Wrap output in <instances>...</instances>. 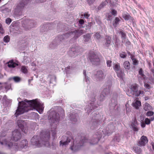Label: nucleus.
<instances>
[{
	"instance_id": "nucleus-1",
	"label": "nucleus",
	"mask_w": 154,
	"mask_h": 154,
	"mask_svg": "<svg viewBox=\"0 0 154 154\" xmlns=\"http://www.w3.org/2000/svg\"><path fill=\"white\" fill-rule=\"evenodd\" d=\"M43 105L37 99L32 100L25 99L24 101L19 102L18 106L15 115L17 117L25 112L34 109H38L42 111L44 109Z\"/></svg>"
},
{
	"instance_id": "nucleus-2",
	"label": "nucleus",
	"mask_w": 154,
	"mask_h": 154,
	"mask_svg": "<svg viewBox=\"0 0 154 154\" xmlns=\"http://www.w3.org/2000/svg\"><path fill=\"white\" fill-rule=\"evenodd\" d=\"M83 33V31L81 30L69 31L65 34L58 35L52 42V44L55 46H57L60 44L63 41L68 39L72 35H74L75 38H77Z\"/></svg>"
},
{
	"instance_id": "nucleus-3",
	"label": "nucleus",
	"mask_w": 154,
	"mask_h": 154,
	"mask_svg": "<svg viewBox=\"0 0 154 154\" xmlns=\"http://www.w3.org/2000/svg\"><path fill=\"white\" fill-rule=\"evenodd\" d=\"M50 137V133L48 131L43 132L40 134V140L39 137L34 136L31 139V142L32 145L38 147L47 146L49 144L48 140Z\"/></svg>"
},
{
	"instance_id": "nucleus-4",
	"label": "nucleus",
	"mask_w": 154,
	"mask_h": 154,
	"mask_svg": "<svg viewBox=\"0 0 154 154\" xmlns=\"http://www.w3.org/2000/svg\"><path fill=\"white\" fill-rule=\"evenodd\" d=\"M87 139L84 136H78L74 140L72 145L70 147V149L72 151H76L79 150L84 144L87 142Z\"/></svg>"
},
{
	"instance_id": "nucleus-5",
	"label": "nucleus",
	"mask_w": 154,
	"mask_h": 154,
	"mask_svg": "<svg viewBox=\"0 0 154 154\" xmlns=\"http://www.w3.org/2000/svg\"><path fill=\"white\" fill-rule=\"evenodd\" d=\"M48 118L49 122L52 123H58L59 122L60 116L58 113L54 111V109L51 108L47 112Z\"/></svg>"
},
{
	"instance_id": "nucleus-6",
	"label": "nucleus",
	"mask_w": 154,
	"mask_h": 154,
	"mask_svg": "<svg viewBox=\"0 0 154 154\" xmlns=\"http://www.w3.org/2000/svg\"><path fill=\"white\" fill-rule=\"evenodd\" d=\"M92 119L90 122V128L94 130L97 128L100 124V120L99 119V115L97 114L95 112H93L91 114Z\"/></svg>"
},
{
	"instance_id": "nucleus-7",
	"label": "nucleus",
	"mask_w": 154,
	"mask_h": 154,
	"mask_svg": "<svg viewBox=\"0 0 154 154\" xmlns=\"http://www.w3.org/2000/svg\"><path fill=\"white\" fill-rule=\"evenodd\" d=\"M88 60L93 65L97 66L100 64V60L98 55L94 51L90 52Z\"/></svg>"
},
{
	"instance_id": "nucleus-8",
	"label": "nucleus",
	"mask_w": 154,
	"mask_h": 154,
	"mask_svg": "<svg viewBox=\"0 0 154 154\" xmlns=\"http://www.w3.org/2000/svg\"><path fill=\"white\" fill-rule=\"evenodd\" d=\"M81 48L76 45H73L69 51V54L71 57H75L80 53Z\"/></svg>"
},
{
	"instance_id": "nucleus-9",
	"label": "nucleus",
	"mask_w": 154,
	"mask_h": 154,
	"mask_svg": "<svg viewBox=\"0 0 154 154\" xmlns=\"http://www.w3.org/2000/svg\"><path fill=\"white\" fill-rule=\"evenodd\" d=\"M117 95L116 94L113 95V97L112 99L111 102L109 104V110L111 112H114L116 109L117 108V106H116L117 104Z\"/></svg>"
},
{
	"instance_id": "nucleus-10",
	"label": "nucleus",
	"mask_w": 154,
	"mask_h": 154,
	"mask_svg": "<svg viewBox=\"0 0 154 154\" xmlns=\"http://www.w3.org/2000/svg\"><path fill=\"white\" fill-rule=\"evenodd\" d=\"M67 134H69L68 135L63 136L62 137V140L60 142V145L62 146L66 145L70 142L71 139H73V137L71 135V134L69 132H67Z\"/></svg>"
},
{
	"instance_id": "nucleus-11",
	"label": "nucleus",
	"mask_w": 154,
	"mask_h": 154,
	"mask_svg": "<svg viewBox=\"0 0 154 154\" xmlns=\"http://www.w3.org/2000/svg\"><path fill=\"white\" fill-rule=\"evenodd\" d=\"M130 94L133 96L138 97L141 94V91H138V85L136 84L131 85L130 88Z\"/></svg>"
},
{
	"instance_id": "nucleus-12",
	"label": "nucleus",
	"mask_w": 154,
	"mask_h": 154,
	"mask_svg": "<svg viewBox=\"0 0 154 154\" xmlns=\"http://www.w3.org/2000/svg\"><path fill=\"white\" fill-rule=\"evenodd\" d=\"M17 123L19 127L23 132L25 134L27 133V128L26 121L19 120Z\"/></svg>"
},
{
	"instance_id": "nucleus-13",
	"label": "nucleus",
	"mask_w": 154,
	"mask_h": 154,
	"mask_svg": "<svg viewBox=\"0 0 154 154\" xmlns=\"http://www.w3.org/2000/svg\"><path fill=\"white\" fill-rule=\"evenodd\" d=\"M96 100L95 96H94L91 100V102L86 107V110L88 112H90L93 109H96L97 108V106L94 104V102Z\"/></svg>"
},
{
	"instance_id": "nucleus-14",
	"label": "nucleus",
	"mask_w": 154,
	"mask_h": 154,
	"mask_svg": "<svg viewBox=\"0 0 154 154\" xmlns=\"http://www.w3.org/2000/svg\"><path fill=\"white\" fill-rule=\"evenodd\" d=\"M21 137L20 132L19 130H15L12 132V137L11 139L14 141H17L19 140Z\"/></svg>"
},
{
	"instance_id": "nucleus-15",
	"label": "nucleus",
	"mask_w": 154,
	"mask_h": 154,
	"mask_svg": "<svg viewBox=\"0 0 154 154\" xmlns=\"http://www.w3.org/2000/svg\"><path fill=\"white\" fill-rule=\"evenodd\" d=\"M102 135L100 132H97L94 136L93 139L90 142V143L91 145L97 144L101 138Z\"/></svg>"
},
{
	"instance_id": "nucleus-16",
	"label": "nucleus",
	"mask_w": 154,
	"mask_h": 154,
	"mask_svg": "<svg viewBox=\"0 0 154 154\" xmlns=\"http://www.w3.org/2000/svg\"><path fill=\"white\" fill-rule=\"evenodd\" d=\"M112 85V83L110 81L109 84L106 85V87L103 89L101 93L106 96L109 95L110 92L111 88Z\"/></svg>"
},
{
	"instance_id": "nucleus-17",
	"label": "nucleus",
	"mask_w": 154,
	"mask_h": 154,
	"mask_svg": "<svg viewBox=\"0 0 154 154\" xmlns=\"http://www.w3.org/2000/svg\"><path fill=\"white\" fill-rule=\"evenodd\" d=\"M28 144V142L27 140H24L21 141L19 146L17 144L16 145V144H15V145H14V146H15V148L17 150H20L25 148V146H27Z\"/></svg>"
},
{
	"instance_id": "nucleus-18",
	"label": "nucleus",
	"mask_w": 154,
	"mask_h": 154,
	"mask_svg": "<svg viewBox=\"0 0 154 154\" xmlns=\"http://www.w3.org/2000/svg\"><path fill=\"white\" fill-rule=\"evenodd\" d=\"M97 79L100 81L105 78V76L102 70H100L96 72L95 74Z\"/></svg>"
},
{
	"instance_id": "nucleus-19",
	"label": "nucleus",
	"mask_w": 154,
	"mask_h": 154,
	"mask_svg": "<svg viewBox=\"0 0 154 154\" xmlns=\"http://www.w3.org/2000/svg\"><path fill=\"white\" fill-rule=\"evenodd\" d=\"M148 142L147 137L144 136H143L141 137L139 141L138 145L139 146H144Z\"/></svg>"
},
{
	"instance_id": "nucleus-20",
	"label": "nucleus",
	"mask_w": 154,
	"mask_h": 154,
	"mask_svg": "<svg viewBox=\"0 0 154 154\" xmlns=\"http://www.w3.org/2000/svg\"><path fill=\"white\" fill-rule=\"evenodd\" d=\"M25 23L26 25V26L30 27V28L33 27L36 23L32 20L26 19L25 20Z\"/></svg>"
},
{
	"instance_id": "nucleus-21",
	"label": "nucleus",
	"mask_w": 154,
	"mask_h": 154,
	"mask_svg": "<svg viewBox=\"0 0 154 154\" xmlns=\"http://www.w3.org/2000/svg\"><path fill=\"white\" fill-rule=\"evenodd\" d=\"M115 128L114 123L113 122H111L108 125L106 129L108 131V133L111 134L112 133V131L114 130Z\"/></svg>"
},
{
	"instance_id": "nucleus-22",
	"label": "nucleus",
	"mask_w": 154,
	"mask_h": 154,
	"mask_svg": "<svg viewBox=\"0 0 154 154\" xmlns=\"http://www.w3.org/2000/svg\"><path fill=\"white\" fill-rule=\"evenodd\" d=\"M52 25L50 23H47L43 25L40 29V31L42 32H45L48 30L50 28Z\"/></svg>"
},
{
	"instance_id": "nucleus-23",
	"label": "nucleus",
	"mask_w": 154,
	"mask_h": 154,
	"mask_svg": "<svg viewBox=\"0 0 154 154\" xmlns=\"http://www.w3.org/2000/svg\"><path fill=\"white\" fill-rule=\"evenodd\" d=\"M0 143L2 145H5L6 146L10 148L13 146V143L11 142L8 141L6 139L4 140L3 142L0 141Z\"/></svg>"
},
{
	"instance_id": "nucleus-24",
	"label": "nucleus",
	"mask_w": 154,
	"mask_h": 154,
	"mask_svg": "<svg viewBox=\"0 0 154 154\" xmlns=\"http://www.w3.org/2000/svg\"><path fill=\"white\" fill-rule=\"evenodd\" d=\"M91 34L90 33H87L83 36V41L84 42H87L91 40Z\"/></svg>"
},
{
	"instance_id": "nucleus-25",
	"label": "nucleus",
	"mask_w": 154,
	"mask_h": 154,
	"mask_svg": "<svg viewBox=\"0 0 154 154\" xmlns=\"http://www.w3.org/2000/svg\"><path fill=\"white\" fill-rule=\"evenodd\" d=\"M106 42L105 45V47L108 48L111 43L112 40L110 36H106L105 39Z\"/></svg>"
},
{
	"instance_id": "nucleus-26",
	"label": "nucleus",
	"mask_w": 154,
	"mask_h": 154,
	"mask_svg": "<svg viewBox=\"0 0 154 154\" xmlns=\"http://www.w3.org/2000/svg\"><path fill=\"white\" fill-rule=\"evenodd\" d=\"M52 108L54 109V111L58 113L59 114L60 113L61 115L64 113V110L60 106H55Z\"/></svg>"
},
{
	"instance_id": "nucleus-27",
	"label": "nucleus",
	"mask_w": 154,
	"mask_h": 154,
	"mask_svg": "<svg viewBox=\"0 0 154 154\" xmlns=\"http://www.w3.org/2000/svg\"><path fill=\"white\" fill-rule=\"evenodd\" d=\"M8 64V66L9 68H14L16 66H18V64L14 62L13 60H10L9 62L7 63Z\"/></svg>"
},
{
	"instance_id": "nucleus-28",
	"label": "nucleus",
	"mask_w": 154,
	"mask_h": 154,
	"mask_svg": "<svg viewBox=\"0 0 154 154\" xmlns=\"http://www.w3.org/2000/svg\"><path fill=\"white\" fill-rule=\"evenodd\" d=\"M78 114L76 113L71 114L69 118L71 121L76 122L77 121Z\"/></svg>"
},
{
	"instance_id": "nucleus-29",
	"label": "nucleus",
	"mask_w": 154,
	"mask_h": 154,
	"mask_svg": "<svg viewBox=\"0 0 154 154\" xmlns=\"http://www.w3.org/2000/svg\"><path fill=\"white\" fill-rule=\"evenodd\" d=\"M117 76L120 78L121 80L124 81V74L121 70L117 73Z\"/></svg>"
},
{
	"instance_id": "nucleus-30",
	"label": "nucleus",
	"mask_w": 154,
	"mask_h": 154,
	"mask_svg": "<svg viewBox=\"0 0 154 154\" xmlns=\"http://www.w3.org/2000/svg\"><path fill=\"white\" fill-rule=\"evenodd\" d=\"M48 78L50 79V83H53L56 81V77L54 75H49L48 77Z\"/></svg>"
},
{
	"instance_id": "nucleus-31",
	"label": "nucleus",
	"mask_w": 154,
	"mask_h": 154,
	"mask_svg": "<svg viewBox=\"0 0 154 154\" xmlns=\"http://www.w3.org/2000/svg\"><path fill=\"white\" fill-rule=\"evenodd\" d=\"M141 105V103L140 101L136 100V102L133 103V106L134 107L137 109L139 108V106Z\"/></svg>"
},
{
	"instance_id": "nucleus-32",
	"label": "nucleus",
	"mask_w": 154,
	"mask_h": 154,
	"mask_svg": "<svg viewBox=\"0 0 154 154\" xmlns=\"http://www.w3.org/2000/svg\"><path fill=\"white\" fill-rule=\"evenodd\" d=\"M133 149L137 154H141V149L139 146L134 147Z\"/></svg>"
},
{
	"instance_id": "nucleus-33",
	"label": "nucleus",
	"mask_w": 154,
	"mask_h": 154,
	"mask_svg": "<svg viewBox=\"0 0 154 154\" xmlns=\"http://www.w3.org/2000/svg\"><path fill=\"white\" fill-rule=\"evenodd\" d=\"M123 66L125 69H129L130 68L129 62L128 61H125L123 63Z\"/></svg>"
},
{
	"instance_id": "nucleus-34",
	"label": "nucleus",
	"mask_w": 154,
	"mask_h": 154,
	"mask_svg": "<svg viewBox=\"0 0 154 154\" xmlns=\"http://www.w3.org/2000/svg\"><path fill=\"white\" fill-rule=\"evenodd\" d=\"M152 106L148 103H145V105L143 109L146 111H148L149 109H151Z\"/></svg>"
},
{
	"instance_id": "nucleus-35",
	"label": "nucleus",
	"mask_w": 154,
	"mask_h": 154,
	"mask_svg": "<svg viewBox=\"0 0 154 154\" xmlns=\"http://www.w3.org/2000/svg\"><path fill=\"white\" fill-rule=\"evenodd\" d=\"M106 96L101 93L98 98V100L101 102L105 100V98Z\"/></svg>"
},
{
	"instance_id": "nucleus-36",
	"label": "nucleus",
	"mask_w": 154,
	"mask_h": 154,
	"mask_svg": "<svg viewBox=\"0 0 154 154\" xmlns=\"http://www.w3.org/2000/svg\"><path fill=\"white\" fill-rule=\"evenodd\" d=\"M94 37L95 39L98 40H100L101 37L100 32H97L94 35Z\"/></svg>"
},
{
	"instance_id": "nucleus-37",
	"label": "nucleus",
	"mask_w": 154,
	"mask_h": 154,
	"mask_svg": "<svg viewBox=\"0 0 154 154\" xmlns=\"http://www.w3.org/2000/svg\"><path fill=\"white\" fill-rule=\"evenodd\" d=\"M108 2H107L106 0L104 2L102 3L98 7V9L99 10H100L102 8H103L104 6L106 5L107 4H108Z\"/></svg>"
},
{
	"instance_id": "nucleus-38",
	"label": "nucleus",
	"mask_w": 154,
	"mask_h": 154,
	"mask_svg": "<svg viewBox=\"0 0 154 154\" xmlns=\"http://www.w3.org/2000/svg\"><path fill=\"white\" fill-rule=\"evenodd\" d=\"M123 17L125 20H128L130 19L131 17L129 14H124L123 15Z\"/></svg>"
},
{
	"instance_id": "nucleus-39",
	"label": "nucleus",
	"mask_w": 154,
	"mask_h": 154,
	"mask_svg": "<svg viewBox=\"0 0 154 154\" xmlns=\"http://www.w3.org/2000/svg\"><path fill=\"white\" fill-rule=\"evenodd\" d=\"M11 79H13L14 81L16 82H19L21 80L20 78L18 76H15L11 78Z\"/></svg>"
},
{
	"instance_id": "nucleus-40",
	"label": "nucleus",
	"mask_w": 154,
	"mask_h": 154,
	"mask_svg": "<svg viewBox=\"0 0 154 154\" xmlns=\"http://www.w3.org/2000/svg\"><path fill=\"white\" fill-rule=\"evenodd\" d=\"M120 21V19L118 17H116L115 18V20H114L113 23V25L115 26H116L118 24V22Z\"/></svg>"
},
{
	"instance_id": "nucleus-41",
	"label": "nucleus",
	"mask_w": 154,
	"mask_h": 154,
	"mask_svg": "<svg viewBox=\"0 0 154 154\" xmlns=\"http://www.w3.org/2000/svg\"><path fill=\"white\" fill-rule=\"evenodd\" d=\"M119 33L121 35V37L123 40L125 39L126 38V34L122 31H119Z\"/></svg>"
},
{
	"instance_id": "nucleus-42",
	"label": "nucleus",
	"mask_w": 154,
	"mask_h": 154,
	"mask_svg": "<svg viewBox=\"0 0 154 154\" xmlns=\"http://www.w3.org/2000/svg\"><path fill=\"white\" fill-rule=\"evenodd\" d=\"M9 40L10 38L8 35H6L4 38L3 41L7 43L9 42Z\"/></svg>"
},
{
	"instance_id": "nucleus-43",
	"label": "nucleus",
	"mask_w": 154,
	"mask_h": 154,
	"mask_svg": "<svg viewBox=\"0 0 154 154\" xmlns=\"http://www.w3.org/2000/svg\"><path fill=\"white\" fill-rule=\"evenodd\" d=\"M106 20H108L111 21L112 15V14H108L106 15Z\"/></svg>"
},
{
	"instance_id": "nucleus-44",
	"label": "nucleus",
	"mask_w": 154,
	"mask_h": 154,
	"mask_svg": "<svg viewBox=\"0 0 154 154\" xmlns=\"http://www.w3.org/2000/svg\"><path fill=\"white\" fill-rule=\"evenodd\" d=\"M120 68V66L118 64H116L115 65L114 69L115 70L118 71L119 70Z\"/></svg>"
},
{
	"instance_id": "nucleus-45",
	"label": "nucleus",
	"mask_w": 154,
	"mask_h": 154,
	"mask_svg": "<svg viewBox=\"0 0 154 154\" xmlns=\"http://www.w3.org/2000/svg\"><path fill=\"white\" fill-rule=\"evenodd\" d=\"M127 54L125 52H123L122 53L120 54V56L122 58H125Z\"/></svg>"
},
{
	"instance_id": "nucleus-46",
	"label": "nucleus",
	"mask_w": 154,
	"mask_h": 154,
	"mask_svg": "<svg viewBox=\"0 0 154 154\" xmlns=\"http://www.w3.org/2000/svg\"><path fill=\"white\" fill-rule=\"evenodd\" d=\"M137 125V120L135 119H134L133 120V121L131 123V125Z\"/></svg>"
},
{
	"instance_id": "nucleus-47",
	"label": "nucleus",
	"mask_w": 154,
	"mask_h": 154,
	"mask_svg": "<svg viewBox=\"0 0 154 154\" xmlns=\"http://www.w3.org/2000/svg\"><path fill=\"white\" fill-rule=\"evenodd\" d=\"M21 70L24 73H26L27 72V69L25 66H22L21 67Z\"/></svg>"
},
{
	"instance_id": "nucleus-48",
	"label": "nucleus",
	"mask_w": 154,
	"mask_h": 154,
	"mask_svg": "<svg viewBox=\"0 0 154 154\" xmlns=\"http://www.w3.org/2000/svg\"><path fill=\"white\" fill-rule=\"evenodd\" d=\"M11 22V20L9 18H8L6 19L5 22L8 24H9Z\"/></svg>"
},
{
	"instance_id": "nucleus-49",
	"label": "nucleus",
	"mask_w": 154,
	"mask_h": 154,
	"mask_svg": "<svg viewBox=\"0 0 154 154\" xmlns=\"http://www.w3.org/2000/svg\"><path fill=\"white\" fill-rule=\"evenodd\" d=\"M112 62V61L110 60H107L106 62L107 66L109 67H110L111 66Z\"/></svg>"
},
{
	"instance_id": "nucleus-50",
	"label": "nucleus",
	"mask_w": 154,
	"mask_h": 154,
	"mask_svg": "<svg viewBox=\"0 0 154 154\" xmlns=\"http://www.w3.org/2000/svg\"><path fill=\"white\" fill-rule=\"evenodd\" d=\"M132 127L133 130L134 131H137L138 129L137 127V125H131Z\"/></svg>"
},
{
	"instance_id": "nucleus-51",
	"label": "nucleus",
	"mask_w": 154,
	"mask_h": 154,
	"mask_svg": "<svg viewBox=\"0 0 154 154\" xmlns=\"http://www.w3.org/2000/svg\"><path fill=\"white\" fill-rule=\"evenodd\" d=\"M154 114L152 111H149L147 112L146 113V115L147 116H152Z\"/></svg>"
},
{
	"instance_id": "nucleus-52",
	"label": "nucleus",
	"mask_w": 154,
	"mask_h": 154,
	"mask_svg": "<svg viewBox=\"0 0 154 154\" xmlns=\"http://www.w3.org/2000/svg\"><path fill=\"white\" fill-rule=\"evenodd\" d=\"M150 120L148 118H146L145 119V123L147 125H149L150 124Z\"/></svg>"
},
{
	"instance_id": "nucleus-53",
	"label": "nucleus",
	"mask_w": 154,
	"mask_h": 154,
	"mask_svg": "<svg viewBox=\"0 0 154 154\" xmlns=\"http://www.w3.org/2000/svg\"><path fill=\"white\" fill-rule=\"evenodd\" d=\"M9 10L8 8H5L2 10V12L4 13H6L9 12Z\"/></svg>"
},
{
	"instance_id": "nucleus-54",
	"label": "nucleus",
	"mask_w": 154,
	"mask_h": 154,
	"mask_svg": "<svg viewBox=\"0 0 154 154\" xmlns=\"http://www.w3.org/2000/svg\"><path fill=\"white\" fill-rule=\"evenodd\" d=\"M95 0H87L88 3L90 5L92 4L95 1Z\"/></svg>"
},
{
	"instance_id": "nucleus-55",
	"label": "nucleus",
	"mask_w": 154,
	"mask_h": 154,
	"mask_svg": "<svg viewBox=\"0 0 154 154\" xmlns=\"http://www.w3.org/2000/svg\"><path fill=\"white\" fill-rule=\"evenodd\" d=\"M0 32L2 34H3L4 33V31L2 27V25L1 23H0Z\"/></svg>"
},
{
	"instance_id": "nucleus-56",
	"label": "nucleus",
	"mask_w": 154,
	"mask_h": 154,
	"mask_svg": "<svg viewBox=\"0 0 154 154\" xmlns=\"http://www.w3.org/2000/svg\"><path fill=\"white\" fill-rule=\"evenodd\" d=\"M114 139L115 141H116L117 142H119L120 141V139L119 137H117V136H115L114 137Z\"/></svg>"
},
{
	"instance_id": "nucleus-57",
	"label": "nucleus",
	"mask_w": 154,
	"mask_h": 154,
	"mask_svg": "<svg viewBox=\"0 0 154 154\" xmlns=\"http://www.w3.org/2000/svg\"><path fill=\"white\" fill-rule=\"evenodd\" d=\"M132 60L134 65H136L138 64L137 61L136 59H133Z\"/></svg>"
},
{
	"instance_id": "nucleus-58",
	"label": "nucleus",
	"mask_w": 154,
	"mask_h": 154,
	"mask_svg": "<svg viewBox=\"0 0 154 154\" xmlns=\"http://www.w3.org/2000/svg\"><path fill=\"white\" fill-rule=\"evenodd\" d=\"M149 79L152 83H154V78L152 76L149 77Z\"/></svg>"
},
{
	"instance_id": "nucleus-59",
	"label": "nucleus",
	"mask_w": 154,
	"mask_h": 154,
	"mask_svg": "<svg viewBox=\"0 0 154 154\" xmlns=\"http://www.w3.org/2000/svg\"><path fill=\"white\" fill-rule=\"evenodd\" d=\"M117 14V11L114 10H112V15H114V16H116V15Z\"/></svg>"
},
{
	"instance_id": "nucleus-60",
	"label": "nucleus",
	"mask_w": 154,
	"mask_h": 154,
	"mask_svg": "<svg viewBox=\"0 0 154 154\" xmlns=\"http://www.w3.org/2000/svg\"><path fill=\"white\" fill-rule=\"evenodd\" d=\"M84 23V21L83 19H80L79 21V24L82 25Z\"/></svg>"
},
{
	"instance_id": "nucleus-61",
	"label": "nucleus",
	"mask_w": 154,
	"mask_h": 154,
	"mask_svg": "<svg viewBox=\"0 0 154 154\" xmlns=\"http://www.w3.org/2000/svg\"><path fill=\"white\" fill-rule=\"evenodd\" d=\"M6 135V134L5 132L4 131L2 132L0 136L1 137H4Z\"/></svg>"
},
{
	"instance_id": "nucleus-62",
	"label": "nucleus",
	"mask_w": 154,
	"mask_h": 154,
	"mask_svg": "<svg viewBox=\"0 0 154 154\" xmlns=\"http://www.w3.org/2000/svg\"><path fill=\"white\" fill-rule=\"evenodd\" d=\"M124 41L125 42L126 45H130L131 42L128 39L125 40Z\"/></svg>"
},
{
	"instance_id": "nucleus-63",
	"label": "nucleus",
	"mask_w": 154,
	"mask_h": 154,
	"mask_svg": "<svg viewBox=\"0 0 154 154\" xmlns=\"http://www.w3.org/2000/svg\"><path fill=\"white\" fill-rule=\"evenodd\" d=\"M141 126L142 128H144L146 126V123L143 121L141 122Z\"/></svg>"
},
{
	"instance_id": "nucleus-64",
	"label": "nucleus",
	"mask_w": 154,
	"mask_h": 154,
	"mask_svg": "<svg viewBox=\"0 0 154 154\" xmlns=\"http://www.w3.org/2000/svg\"><path fill=\"white\" fill-rule=\"evenodd\" d=\"M144 86L145 87L147 88L148 89H149L150 88V85L147 83H145L144 84Z\"/></svg>"
}]
</instances>
